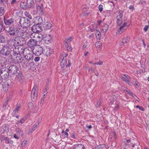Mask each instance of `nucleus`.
Segmentation results:
<instances>
[{
  "instance_id": "obj_1",
  "label": "nucleus",
  "mask_w": 149,
  "mask_h": 149,
  "mask_svg": "<svg viewBox=\"0 0 149 149\" xmlns=\"http://www.w3.org/2000/svg\"><path fill=\"white\" fill-rule=\"evenodd\" d=\"M7 32L11 37H13L17 36H22L23 38L26 35V31L22 29L18 30L14 27L10 26L7 28L6 30Z\"/></svg>"
},
{
  "instance_id": "obj_2",
  "label": "nucleus",
  "mask_w": 149,
  "mask_h": 149,
  "mask_svg": "<svg viewBox=\"0 0 149 149\" xmlns=\"http://www.w3.org/2000/svg\"><path fill=\"white\" fill-rule=\"evenodd\" d=\"M26 35H25V38H23L22 36L20 35L17 36H16L14 40L15 43L18 45H22L23 44V40H27L29 36L28 34L26 32Z\"/></svg>"
},
{
  "instance_id": "obj_3",
  "label": "nucleus",
  "mask_w": 149,
  "mask_h": 149,
  "mask_svg": "<svg viewBox=\"0 0 149 149\" xmlns=\"http://www.w3.org/2000/svg\"><path fill=\"white\" fill-rule=\"evenodd\" d=\"M19 23L23 28H27L30 26V21L26 17H21L19 19Z\"/></svg>"
},
{
  "instance_id": "obj_4",
  "label": "nucleus",
  "mask_w": 149,
  "mask_h": 149,
  "mask_svg": "<svg viewBox=\"0 0 149 149\" xmlns=\"http://www.w3.org/2000/svg\"><path fill=\"white\" fill-rule=\"evenodd\" d=\"M117 12V16L116 17L117 23L118 25H120L123 22V12L122 11L119 10L116 12Z\"/></svg>"
},
{
  "instance_id": "obj_5",
  "label": "nucleus",
  "mask_w": 149,
  "mask_h": 149,
  "mask_svg": "<svg viewBox=\"0 0 149 149\" xmlns=\"http://www.w3.org/2000/svg\"><path fill=\"white\" fill-rule=\"evenodd\" d=\"M33 52L37 56H40L43 53V50L42 48L39 45H37L33 49Z\"/></svg>"
},
{
  "instance_id": "obj_6",
  "label": "nucleus",
  "mask_w": 149,
  "mask_h": 149,
  "mask_svg": "<svg viewBox=\"0 0 149 149\" xmlns=\"http://www.w3.org/2000/svg\"><path fill=\"white\" fill-rule=\"evenodd\" d=\"M0 53L5 56L8 55L10 53V49L9 47L7 46H4L1 50L0 51Z\"/></svg>"
},
{
  "instance_id": "obj_7",
  "label": "nucleus",
  "mask_w": 149,
  "mask_h": 149,
  "mask_svg": "<svg viewBox=\"0 0 149 149\" xmlns=\"http://www.w3.org/2000/svg\"><path fill=\"white\" fill-rule=\"evenodd\" d=\"M38 41L35 39L31 38L27 42L28 45L32 49L38 45Z\"/></svg>"
},
{
  "instance_id": "obj_8",
  "label": "nucleus",
  "mask_w": 149,
  "mask_h": 149,
  "mask_svg": "<svg viewBox=\"0 0 149 149\" xmlns=\"http://www.w3.org/2000/svg\"><path fill=\"white\" fill-rule=\"evenodd\" d=\"M43 41L45 44H49L51 43L52 41V37L49 34H44Z\"/></svg>"
},
{
  "instance_id": "obj_9",
  "label": "nucleus",
  "mask_w": 149,
  "mask_h": 149,
  "mask_svg": "<svg viewBox=\"0 0 149 149\" xmlns=\"http://www.w3.org/2000/svg\"><path fill=\"white\" fill-rule=\"evenodd\" d=\"M31 30L33 32L38 33L41 31L42 28L39 25H34L31 27Z\"/></svg>"
},
{
  "instance_id": "obj_10",
  "label": "nucleus",
  "mask_w": 149,
  "mask_h": 149,
  "mask_svg": "<svg viewBox=\"0 0 149 149\" xmlns=\"http://www.w3.org/2000/svg\"><path fill=\"white\" fill-rule=\"evenodd\" d=\"M8 71L11 73L13 75L17 72L18 70V67L15 65H13L10 66L8 68Z\"/></svg>"
},
{
  "instance_id": "obj_11",
  "label": "nucleus",
  "mask_w": 149,
  "mask_h": 149,
  "mask_svg": "<svg viewBox=\"0 0 149 149\" xmlns=\"http://www.w3.org/2000/svg\"><path fill=\"white\" fill-rule=\"evenodd\" d=\"M3 20L6 25L9 26L13 24L14 19L12 18H4Z\"/></svg>"
},
{
  "instance_id": "obj_12",
  "label": "nucleus",
  "mask_w": 149,
  "mask_h": 149,
  "mask_svg": "<svg viewBox=\"0 0 149 149\" xmlns=\"http://www.w3.org/2000/svg\"><path fill=\"white\" fill-rule=\"evenodd\" d=\"M52 53V49L50 47L46 46L44 49L43 53L45 54L47 56H50Z\"/></svg>"
},
{
  "instance_id": "obj_13",
  "label": "nucleus",
  "mask_w": 149,
  "mask_h": 149,
  "mask_svg": "<svg viewBox=\"0 0 149 149\" xmlns=\"http://www.w3.org/2000/svg\"><path fill=\"white\" fill-rule=\"evenodd\" d=\"M0 140L1 141H5V143H6L12 144L13 142L12 140L10 139L8 137H5L4 135H1V136Z\"/></svg>"
},
{
  "instance_id": "obj_14",
  "label": "nucleus",
  "mask_w": 149,
  "mask_h": 149,
  "mask_svg": "<svg viewBox=\"0 0 149 149\" xmlns=\"http://www.w3.org/2000/svg\"><path fill=\"white\" fill-rule=\"evenodd\" d=\"M66 60V59H64L63 60H61V61L60 62V65L62 68H64L65 67H69L71 66V63H69L70 61H68V64H67V63Z\"/></svg>"
},
{
  "instance_id": "obj_15",
  "label": "nucleus",
  "mask_w": 149,
  "mask_h": 149,
  "mask_svg": "<svg viewBox=\"0 0 149 149\" xmlns=\"http://www.w3.org/2000/svg\"><path fill=\"white\" fill-rule=\"evenodd\" d=\"M33 21L36 24L39 25L42 23V19L40 17H36L33 18Z\"/></svg>"
},
{
  "instance_id": "obj_16",
  "label": "nucleus",
  "mask_w": 149,
  "mask_h": 149,
  "mask_svg": "<svg viewBox=\"0 0 149 149\" xmlns=\"http://www.w3.org/2000/svg\"><path fill=\"white\" fill-rule=\"evenodd\" d=\"M16 79L20 82H22L23 81L24 77L22 73L20 71L17 73Z\"/></svg>"
},
{
  "instance_id": "obj_17",
  "label": "nucleus",
  "mask_w": 149,
  "mask_h": 149,
  "mask_svg": "<svg viewBox=\"0 0 149 149\" xmlns=\"http://www.w3.org/2000/svg\"><path fill=\"white\" fill-rule=\"evenodd\" d=\"M26 4L28 8H33L35 6L34 2L33 0H26Z\"/></svg>"
},
{
  "instance_id": "obj_18",
  "label": "nucleus",
  "mask_w": 149,
  "mask_h": 149,
  "mask_svg": "<svg viewBox=\"0 0 149 149\" xmlns=\"http://www.w3.org/2000/svg\"><path fill=\"white\" fill-rule=\"evenodd\" d=\"M10 85L8 82H4L2 84V88L3 90L6 92L7 91Z\"/></svg>"
},
{
  "instance_id": "obj_19",
  "label": "nucleus",
  "mask_w": 149,
  "mask_h": 149,
  "mask_svg": "<svg viewBox=\"0 0 149 149\" xmlns=\"http://www.w3.org/2000/svg\"><path fill=\"white\" fill-rule=\"evenodd\" d=\"M22 50L24 56L31 53V51L29 50V48L28 47L22 48Z\"/></svg>"
},
{
  "instance_id": "obj_20",
  "label": "nucleus",
  "mask_w": 149,
  "mask_h": 149,
  "mask_svg": "<svg viewBox=\"0 0 149 149\" xmlns=\"http://www.w3.org/2000/svg\"><path fill=\"white\" fill-rule=\"evenodd\" d=\"M121 78L123 81L130 84V77L128 75L124 74L121 77Z\"/></svg>"
},
{
  "instance_id": "obj_21",
  "label": "nucleus",
  "mask_w": 149,
  "mask_h": 149,
  "mask_svg": "<svg viewBox=\"0 0 149 149\" xmlns=\"http://www.w3.org/2000/svg\"><path fill=\"white\" fill-rule=\"evenodd\" d=\"M33 56V54L32 53H31L26 55H25L24 57L27 61H29L31 59Z\"/></svg>"
},
{
  "instance_id": "obj_22",
  "label": "nucleus",
  "mask_w": 149,
  "mask_h": 149,
  "mask_svg": "<svg viewBox=\"0 0 149 149\" xmlns=\"http://www.w3.org/2000/svg\"><path fill=\"white\" fill-rule=\"evenodd\" d=\"M127 24V23L126 22H125L119 28V29L118 31V33L120 34L124 31L125 29L124 28L126 26Z\"/></svg>"
},
{
  "instance_id": "obj_23",
  "label": "nucleus",
  "mask_w": 149,
  "mask_h": 149,
  "mask_svg": "<svg viewBox=\"0 0 149 149\" xmlns=\"http://www.w3.org/2000/svg\"><path fill=\"white\" fill-rule=\"evenodd\" d=\"M74 149H85V148L84 145L81 144H77L74 146Z\"/></svg>"
},
{
  "instance_id": "obj_24",
  "label": "nucleus",
  "mask_w": 149,
  "mask_h": 149,
  "mask_svg": "<svg viewBox=\"0 0 149 149\" xmlns=\"http://www.w3.org/2000/svg\"><path fill=\"white\" fill-rule=\"evenodd\" d=\"M97 25L96 24H94L90 28L89 31L92 32H95L98 29L97 28Z\"/></svg>"
},
{
  "instance_id": "obj_25",
  "label": "nucleus",
  "mask_w": 149,
  "mask_h": 149,
  "mask_svg": "<svg viewBox=\"0 0 149 149\" xmlns=\"http://www.w3.org/2000/svg\"><path fill=\"white\" fill-rule=\"evenodd\" d=\"M52 26V24L49 22H47L44 26L45 29L47 30L50 29Z\"/></svg>"
},
{
  "instance_id": "obj_26",
  "label": "nucleus",
  "mask_w": 149,
  "mask_h": 149,
  "mask_svg": "<svg viewBox=\"0 0 149 149\" xmlns=\"http://www.w3.org/2000/svg\"><path fill=\"white\" fill-rule=\"evenodd\" d=\"M43 37L44 34L42 35L41 34H38L36 38L37 39L36 40H37V41H38V42H40L42 40H43Z\"/></svg>"
},
{
  "instance_id": "obj_27",
  "label": "nucleus",
  "mask_w": 149,
  "mask_h": 149,
  "mask_svg": "<svg viewBox=\"0 0 149 149\" xmlns=\"http://www.w3.org/2000/svg\"><path fill=\"white\" fill-rule=\"evenodd\" d=\"M16 132L17 135L22 137L24 134L22 130L20 128H17L16 130Z\"/></svg>"
},
{
  "instance_id": "obj_28",
  "label": "nucleus",
  "mask_w": 149,
  "mask_h": 149,
  "mask_svg": "<svg viewBox=\"0 0 149 149\" xmlns=\"http://www.w3.org/2000/svg\"><path fill=\"white\" fill-rule=\"evenodd\" d=\"M130 41V38L128 36H127L126 37L124 38L121 44H120L121 45H122L126 43L129 42Z\"/></svg>"
},
{
  "instance_id": "obj_29",
  "label": "nucleus",
  "mask_w": 149,
  "mask_h": 149,
  "mask_svg": "<svg viewBox=\"0 0 149 149\" xmlns=\"http://www.w3.org/2000/svg\"><path fill=\"white\" fill-rule=\"evenodd\" d=\"M37 87L36 86H34L33 88L31 93V95H34L37 96Z\"/></svg>"
},
{
  "instance_id": "obj_30",
  "label": "nucleus",
  "mask_w": 149,
  "mask_h": 149,
  "mask_svg": "<svg viewBox=\"0 0 149 149\" xmlns=\"http://www.w3.org/2000/svg\"><path fill=\"white\" fill-rule=\"evenodd\" d=\"M43 4H41L40 5H36V9L37 10L40 12L42 13V7Z\"/></svg>"
},
{
  "instance_id": "obj_31",
  "label": "nucleus",
  "mask_w": 149,
  "mask_h": 149,
  "mask_svg": "<svg viewBox=\"0 0 149 149\" xmlns=\"http://www.w3.org/2000/svg\"><path fill=\"white\" fill-rule=\"evenodd\" d=\"M26 120V118L24 117L22 118L19 121L17 122L16 124L18 125H20L22 123H23Z\"/></svg>"
},
{
  "instance_id": "obj_32",
  "label": "nucleus",
  "mask_w": 149,
  "mask_h": 149,
  "mask_svg": "<svg viewBox=\"0 0 149 149\" xmlns=\"http://www.w3.org/2000/svg\"><path fill=\"white\" fill-rule=\"evenodd\" d=\"M95 32L97 39L98 40H100L101 37V34L99 31L97 30Z\"/></svg>"
},
{
  "instance_id": "obj_33",
  "label": "nucleus",
  "mask_w": 149,
  "mask_h": 149,
  "mask_svg": "<svg viewBox=\"0 0 149 149\" xmlns=\"http://www.w3.org/2000/svg\"><path fill=\"white\" fill-rule=\"evenodd\" d=\"M13 54L14 56H17L19 54V52L18 48L15 47L13 49Z\"/></svg>"
},
{
  "instance_id": "obj_34",
  "label": "nucleus",
  "mask_w": 149,
  "mask_h": 149,
  "mask_svg": "<svg viewBox=\"0 0 149 149\" xmlns=\"http://www.w3.org/2000/svg\"><path fill=\"white\" fill-rule=\"evenodd\" d=\"M109 26L107 24H105L102 27V30L104 32H106L108 29Z\"/></svg>"
},
{
  "instance_id": "obj_35",
  "label": "nucleus",
  "mask_w": 149,
  "mask_h": 149,
  "mask_svg": "<svg viewBox=\"0 0 149 149\" xmlns=\"http://www.w3.org/2000/svg\"><path fill=\"white\" fill-rule=\"evenodd\" d=\"M27 5L26 3L24 2H21L20 4L21 7L23 9H25L27 8H28Z\"/></svg>"
},
{
  "instance_id": "obj_36",
  "label": "nucleus",
  "mask_w": 149,
  "mask_h": 149,
  "mask_svg": "<svg viewBox=\"0 0 149 149\" xmlns=\"http://www.w3.org/2000/svg\"><path fill=\"white\" fill-rule=\"evenodd\" d=\"M127 89L126 88H125L124 89V91H126V92H127V93L131 95L133 97H134V98L136 100L138 101V100L136 99V98H137V97H136V96L135 97V95H134L133 93H132L130 91H127Z\"/></svg>"
},
{
  "instance_id": "obj_37",
  "label": "nucleus",
  "mask_w": 149,
  "mask_h": 149,
  "mask_svg": "<svg viewBox=\"0 0 149 149\" xmlns=\"http://www.w3.org/2000/svg\"><path fill=\"white\" fill-rule=\"evenodd\" d=\"M5 37L3 35H0V43H4L5 42Z\"/></svg>"
},
{
  "instance_id": "obj_38",
  "label": "nucleus",
  "mask_w": 149,
  "mask_h": 149,
  "mask_svg": "<svg viewBox=\"0 0 149 149\" xmlns=\"http://www.w3.org/2000/svg\"><path fill=\"white\" fill-rule=\"evenodd\" d=\"M0 62L1 65L3 67L6 66L5 58L3 59L2 58L0 60Z\"/></svg>"
},
{
  "instance_id": "obj_39",
  "label": "nucleus",
  "mask_w": 149,
  "mask_h": 149,
  "mask_svg": "<svg viewBox=\"0 0 149 149\" xmlns=\"http://www.w3.org/2000/svg\"><path fill=\"white\" fill-rule=\"evenodd\" d=\"M24 15L28 18L29 19H32V16L30 13L26 11L24 13Z\"/></svg>"
},
{
  "instance_id": "obj_40",
  "label": "nucleus",
  "mask_w": 149,
  "mask_h": 149,
  "mask_svg": "<svg viewBox=\"0 0 149 149\" xmlns=\"http://www.w3.org/2000/svg\"><path fill=\"white\" fill-rule=\"evenodd\" d=\"M73 39V36H71L70 37H69L68 38H66L64 40V42H70Z\"/></svg>"
},
{
  "instance_id": "obj_41",
  "label": "nucleus",
  "mask_w": 149,
  "mask_h": 149,
  "mask_svg": "<svg viewBox=\"0 0 149 149\" xmlns=\"http://www.w3.org/2000/svg\"><path fill=\"white\" fill-rule=\"evenodd\" d=\"M64 42L65 45L67 49L69 51L71 50H72L70 46H69L68 44L69 42Z\"/></svg>"
},
{
  "instance_id": "obj_42",
  "label": "nucleus",
  "mask_w": 149,
  "mask_h": 149,
  "mask_svg": "<svg viewBox=\"0 0 149 149\" xmlns=\"http://www.w3.org/2000/svg\"><path fill=\"white\" fill-rule=\"evenodd\" d=\"M102 43L100 41H98L96 42L95 46L97 48H100L102 46Z\"/></svg>"
},
{
  "instance_id": "obj_43",
  "label": "nucleus",
  "mask_w": 149,
  "mask_h": 149,
  "mask_svg": "<svg viewBox=\"0 0 149 149\" xmlns=\"http://www.w3.org/2000/svg\"><path fill=\"white\" fill-rule=\"evenodd\" d=\"M5 12L4 8L3 7H0V16L3 15Z\"/></svg>"
},
{
  "instance_id": "obj_44",
  "label": "nucleus",
  "mask_w": 149,
  "mask_h": 149,
  "mask_svg": "<svg viewBox=\"0 0 149 149\" xmlns=\"http://www.w3.org/2000/svg\"><path fill=\"white\" fill-rule=\"evenodd\" d=\"M104 14L105 16L109 17L111 16L112 13L111 11L108 10L105 12Z\"/></svg>"
},
{
  "instance_id": "obj_45",
  "label": "nucleus",
  "mask_w": 149,
  "mask_h": 149,
  "mask_svg": "<svg viewBox=\"0 0 149 149\" xmlns=\"http://www.w3.org/2000/svg\"><path fill=\"white\" fill-rule=\"evenodd\" d=\"M92 126L91 125H86L85 127H84V130L87 131H89L91 130V129L92 128Z\"/></svg>"
},
{
  "instance_id": "obj_46",
  "label": "nucleus",
  "mask_w": 149,
  "mask_h": 149,
  "mask_svg": "<svg viewBox=\"0 0 149 149\" xmlns=\"http://www.w3.org/2000/svg\"><path fill=\"white\" fill-rule=\"evenodd\" d=\"M28 107L29 110L32 109L33 107V104L32 102H29L28 104Z\"/></svg>"
},
{
  "instance_id": "obj_47",
  "label": "nucleus",
  "mask_w": 149,
  "mask_h": 149,
  "mask_svg": "<svg viewBox=\"0 0 149 149\" xmlns=\"http://www.w3.org/2000/svg\"><path fill=\"white\" fill-rule=\"evenodd\" d=\"M67 56V54L64 52L62 53V56L61 58V60H63L66 59V57Z\"/></svg>"
},
{
  "instance_id": "obj_48",
  "label": "nucleus",
  "mask_w": 149,
  "mask_h": 149,
  "mask_svg": "<svg viewBox=\"0 0 149 149\" xmlns=\"http://www.w3.org/2000/svg\"><path fill=\"white\" fill-rule=\"evenodd\" d=\"M39 105L38 104H36L33 110V112L34 113L36 112L39 109Z\"/></svg>"
},
{
  "instance_id": "obj_49",
  "label": "nucleus",
  "mask_w": 149,
  "mask_h": 149,
  "mask_svg": "<svg viewBox=\"0 0 149 149\" xmlns=\"http://www.w3.org/2000/svg\"><path fill=\"white\" fill-rule=\"evenodd\" d=\"M19 108V107L17 106L13 111V114L15 115L17 113Z\"/></svg>"
},
{
  "instance_id": "obj_50",
  "label": "nucleus",
  "mask_w": 149,
  "mask_h": 149,
  "mask_svg": "<svg viewBox=\"0 0 149 149\" xmlns=\"http://www.w3.org/2000/svg\"><path fill=\"white\" fill-rule=\"evenodd\" d=\"M37 34V33L34 32L31 33V38H36Z\"/></svg>"
},
{
  "instance_id": "obj_51",
  "label": "nucleus",
  "mask_w": 149,
  "mask_h": 149,
  "mask_svg": "<svg viewBox=\"0 0 149 149\" xmlns=\"http://www.w3.org/2000/svg\"><path fill=\"white\" fill-rule=\"evenodd\" d=\"M132 146L133 147L132 149H141L136 144H133Z\"/></svg>"
},
{
  "instance_id": "obj_52",
  "label": "nucleus",
  "mask_w": 149,
  "mask_h": 149,
  "mask_svg": "<svg viewBox=\"0 0 149 149\" xmlns=\"http://www.w3.org/2000/svg\"><path fill=\"white\" fill-rule=\"evenodd\" d=\"M0 1L3 5L5 6L6 5H7L8 4V0H0Z\"/></svg>"
},
{
  "instance_id": "obj_53",
  "label": "nucleus",
  "mask_w": 149,
  "mask_h": 149,
  "mask_svg": "<svg viewBox=\"0 0 149 149\" xmlns=\"http://www.w3.org/2000/svg\"><path fill=\"white\" fill-rule=\"evenodd\" d=\"M37 96L31 95V99L33 101H35L36 99Z\"/></svg>"
},
{
  "instance_id": "obj_54",
  "label": "nucleus",
  "mask_w": 149,
  "mask_h": 149,
  "mask_svg": "<svg viewBox=\"0 0 149 149\" xmlns=\"http://www.w3.org/2000/svg\"><path fill=\"white\" fill-rule=\"evenodd\" d=\"M103 64V62L100 61L99 62H97L93 64V65H101Z\"/></svg>"
},
{
  "instance_id": "obj_55",
  "label": "nucleus",
  "mask_w": 149,
  "mask_h": 149,
  "mask_svg": "<svg viewBox=\"0 0 149 149\" xmlns=\"http://www.w3.org/2000/svg\"><path fill=\"white\" fill-rule=\"evenodd\" d=\"M47 94V92L46 91H45L44 93H43V95L42 96V97L41 98H42V99L43 100V101H44L45 98L46 97V95Z\"/></svg>"
},
{
  "instance_id": "obj_56",
  "label": "nucleus",
  "mask_w": 149,
  "mask_h": 149,
  "mask_svg": "<svg viewBox=\"0 0 149 149\" xmlns=\"http://www.w3.org/2000/svg\"><path fill=\"white\" fill-rule=\"evenodd\" d=\"M39 122H37L36 123L35 125H34L32 128L33 129V130H35L36 129V128L39 125Z\"/></svg>"
},
{
  "instance_id": "obj_57",
  "label": "nucleus",
  "mask_w": 149,
  "mask_h": 149,
  "mask_svg": "<svg viewBox=\"0 0 149 149\" xmlns=\"http://www.w3.org/2000/svg\"><path fill=\"white\" fill-rule=\"evenodd\" d=\"M98 9L100 12V13L102 12L103 9V5L101 4L100 5L98 6Z\"/></svg>"
},
{
  "instance_id": "obj_58",
  "label": "nucleus",
  "mask_w": 149,
  "mask_h": 149,
  "mask_svg": "<svg viewBox=\"0 0 149 149\" xmlns=\"http://www.w3.org/2000/svg\"><path fill=\"white\" fill-rule=\"evenodd\" d=\"M10 4L12 5H14L17 2V0H10Z\"/></svg>"
},
{
  "instance_id": "obj_59",
  "label": "nucleus",
  "mask_w": 149,
  "mask_h": 149,
  "mask_svg": "<svg viewBox=\"0 0 149 149\" xmlns=\"http://www.w3.org/2000/svg\"><path fill=\"white\" fill-rule=\"evenodd\" d=\"M136 107L142 111H144V109L142 107L139 106L137 105L136 106Z\"/></svg>"
},
{
  "instance_id": "obj_60",
  "label": "nucleus",
  "mask_w": 149,
  "mask_h": 149,
  "mask_svg": "<svg viewBox=\"0 0 149 149\" xmlns=\"http://www.w3.org/2000/svg\"><path fill=\"white\" fill-rule=\"evenodd\" d=\"M27 141L24 140L22 142L21 145L22 146H24L27 144Z\"/></svg>"
},
{
  "instance_id": "obj_61",
  "label": "nucleus",
  "mask_w": 149,
  "mask_h": 149,
  "mask_svg": "<svg viewBox=\"0 0 149 149\" xmlns=\"http://www.w3.org/2000/svg\"><path fill=\"white\" fill-rule=\"evenodd\" d=\"M40 57L39 56H37L35 58L34 60L35 62H37L38 61L40 60Z\"/></svg>"
},
{
  "instance_id": "obj_62",
  "label": "nucleus",
  "mask_w": 149,
  "mask_h": 149,
  "mask_svg": "<svg viewBox=\"0 0 149 149\" xmlns=\"http://www.w3.org/2000/svg\"><path fill=\"white\" fill-rule=\"evenodd\" d=\"M149 27V26L148 25H146L144 28L143 30L145 32H146L148 30V28Z\"/></svg>"
},
{
  "instance_id": "obj_63",
  "label": "nucleus",
  "mask_w": 149,
  "mask_h": 149,
  "mask_svg": "<svg viewBox=\"0 0 149 149\" xmlns=\"http://www.w3.org/2000/svg\"><path fill=\"white\" fill-rule=\"evenodd\" d=\"M101 100L99 99L97 104V107H99L100 106L101 103Z\"/></svg>"
},
{
  "instance_id": "obj_64",
  "label": "nucleus",
  "mask_w": 149,
  "mask_h": 149,
  "mask_svg": "<svg viewBox=\"0 0 149 149\" xmlns=\"http://www.w3.org/2000/svg\"><path fill=\"white\" fill-rule=\"evenodd\" d=\"M89 13V12L88 11H85L83 13L84 15L85 16L88 15Z\"/></svg>"
}]
</instances>
